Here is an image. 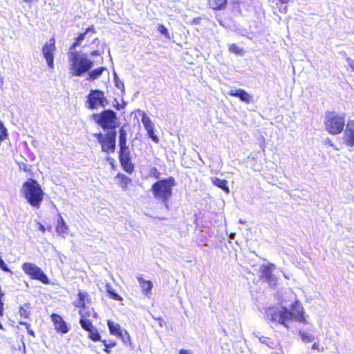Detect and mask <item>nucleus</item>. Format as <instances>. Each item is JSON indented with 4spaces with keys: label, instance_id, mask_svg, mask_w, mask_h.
Returning <instances> with one entry per match:
<instances>
[{
    "label": "nucleus",
    "instance_id": "nucleus-1",
    "mask_svg": "<svg viewBox=\"0 0 354 354\" xmlns=\"http://www.w3.org/2000/svg\"><path fill=\"white\" fill-rule=\"evenodd\" d=\"M68 60L69 72L73 77L82 76L88 72L93 64L90 59L76 50H69Z\"/></svg>",
    "mask_w": 354,
    "mask_h": 354
},
{
    "label": "nucleus",
    "instance_id": "nucleus-2",
    "mask_svg": "<svg viewBox=\"0 0 354 354\" xmlns=\"http://www.w3.org/2000/svg\"><path fill=\"white\" fill-rule=\"evenodd\" d=\"M21 194L31 207L39 209L44 200V192L38 182L28 178L22 185Z\"/></svg>",
    "mask_w": 354,
    "mask_h": 354
},
{
    "label": "nucleus",
    "instance_id": "nucleus-3",
    "mask_svg": "<svg viewBox=\"0 0 354 354\" xmlns=\"http://www.w3.org/2000/svg\"><path fill=\"white\" fill-rule=\"evenodd\" d=\"M176 185L173 176L158 180L151 187L153 197L160 201L167 209H169V201L172 196V187Z\"/></svg>",
    "mask_w": 354,
    "mask_h": 354
},
{
    "label": "nucleus",
    "instance_id": "nucleus-4",
    "mask_svg": "<svg viewBox=\"0 0 354 354\" xmlns=\"http://www.w3.org/2000/svg\"><path fill=\"white\" fill-rule=\"evenodd\" d=\"M118 159L125 172L131 174L134 171L135 167L131 161L130 151L127 146V133L123 127L119 129Z\"/></svg>",
    "mask_w": 354,
    "mask_h": 354
},
{
    "label": "nucleus",
    "instance_id": "nucleus-5",
    "mask_svg": "<svg viewBox=\"0 0 354 354\" xmlns=\"http://www.w3.org/2000/svg\"><path fill=\"white\" fill-rule=\"evenodd\" d=\"M346 119L344 113L335 111L325 112L324 126L326 131L332 136L340 134L345 127Z\"/></svg>",
    "mask_w": 354,
    "mask_h": 354
},
{
    "label": "nucleus",
    "instance_id": "nucleus-6",
    "mask_svg": "<svg viewBox=\"0 0 354 354\" xmlns=\"http://www.w3.org/2000/svg\"><path fill=\"white\" fill-rule=\"evenodd\" d=\"M93 120L104 130L115 131L117 127V115L111 109L104 110L100 113L92 115Z\"/></svg>",
    "mask_w": 354,
    "mask_h": 354
},
{
    "label": "nucleus",
    "instance_id": "nucleus-7",
    "mask_svg": "<svg viewBox=\"0 0 354 354\" xmlns=\"http://www.w3.org/2000/svg\"><path fill=\"white\" fill-rule=\"evenodd\" d=\"M101 147L102 151L110 154L113 153L115 150L116 131H109L105 134L101 132L93 134Z\"/></svg>",
    "mask_w": 354,
    "mask_h": 354
},
{
    "label": "nucleus",
    "instance_id": "nucleus-8",
    "mask_svg": "<svg viewBox=\"0 0 354 354\" xmlns=\"http://www.w3.org/2000/svg\"><path fill=\"white\" fill-rule=\"evenodd\" d=\"M22 270L31 279L37 280L44 284H49L50 280L44 272L37 265L26 262L21 266Z\"/></svg>",
    "mask_w": 354,
    "mask_h": 354
},
{
    "label": "nucleus",
    "instance_id": "nucleus-9",
    "mask_svg": "<svg viewBox=\"0 0 354 354\" xmlns=\"http://www.w3.org/2000/svg\"><path fill=\"white\" fill-rule=\"evenodd\" d=\"M107 103L104 92L98 89L91 90L86 101V107L89 109L104 107Z\"/></svg>",
    "mask_w": 354,
    "mask_h": 354
},
{
    "label": "nucleus",
    "instance_id": "nucleus-10",
    "mask_svg": "<svg viewBox=\"0 0 354 354\" xmlns=\"http://www.w3.org/2000/svg\"><path fill=\"white\" fill-rule=\"evenodd\" d=\"M289 316V310L286 307H281L279 309L272 310L268 313V317L270 322L280 324L287 328H288L287 322H288Z\"/></svg>",
    "mask_w": 354,
    "mask_h": 354
},
{
    "label": "nucleus",
    "instance_id": "nucleus-11",
    "mask_svg": "<svg viewBox=\"0 0 354 354\" xmlns=\"http://www.w3.org/2000/svg\"><path fill=\"white\" fill-rule=\"evenodd\" d=\"M42 54L46 61L48 66L54 68V55L56 51V43L55 37L49 39L48 41L44 44L42 49Z\"/></svg>",
    "mask_w": 354,
    "mask_h": 354
},
{
    "label": "nucleus",
    "instance_id": "nucleus-12",
    "mask_svg": "<svg viewBox=\"0 0 354 354\" xmlns=\"http://www.w3.org/2000/svg\"><path fill=\"white\" fill-rule=\"evenodd\" d=\"M290 316L288 321L295 319V321L302 323L304 324H308L306 318L305 317L304 308L301 303L296 300L290 306V310H289Z\"/></svg>",
    "mask_w": 354,
    "mask_h": 354
},
{
    "label": "nucleus",
    "instance_id": "nucleus-13",
    "mask_svg": "<svg viewBox=\"0 0 354 354\" xmlns=\"http://www.w3.org/2000/svg\"><path fill=\"white\" fill-rule=\"evenodd\" d=\"M50 317L57 333L66 334L69 331L70 327L61 315L57 313H52Z\"/></svg>",
    "mask_w": 354,
    "mask_h": 354
},
{
    "label": "nucleus",
    "instance_id": "nucleus-14",
    "mask_svg": "<svg viewBox=\"0 0 354 354\" xmlns=\"http://www.w3.org/2000/svg\"><path fill=\"white\" fill-rule=\"evenodd\" d=\"M141 120L142 123L143 124V126L147 131L148 136L155 142L158 143L159 138L155 134L154 132V125L149 117L147 115V114L142 111L141 113Z\"/></svg>",
    "mask_w": 354,
    "mask_h": 354
},
{
    "label": "nucleus",
    "instance_id": "nucleus-15",
    "mask_svg": "<svg viewBox=\"0 0 354 354\" xmlns=\"http://www.w3.org/2000/svg\"><path fill=\"white\" fill-rule=\"evenodd\" d=\"M96 32L95 28L93 25L90 26L83 32L79 33L74 38V41L69 47V50H75L76 47L80 46L82 42L86 39V36H92Z\"/></svg>",
    "mask_w": 354,
    "mask_h": 354
},
{
    "label": "nucleus",
    "instance_id": "nucleus-16",
    "mask_svg": "<svg viewBox=\"0 0 354 354\" xmlns=\"http://www.w3.org/2000/svg\"><path fill=\"white\" fill-rule=\"evenodd\" d=\"M343 140L347 147L354 146V120H348L344 131Z\"/></svg>",
    "mask_w": 354,
    "mask_h": 354
},
{
    "label": "nucleus",
    "instance_id": "nucleus-17",
    "mask_svg": "<svg viewBox=\"0 0 354 354\" xmlns=\"http://www.w3.org/2000/svg\"><path fill=\"white\" fill-rule=\"evenodd\" d=\"M275 268V266L272 263H268L266 265H263L260 269V278L264 279L268 283L275 281L276 279L272 274V270Z\"/></svg>",
    "mask_w": 354,
    "mask_h": 354
},
{
    "label": "nucleus",
    "instance_id": "nucleus-18",
    "mask_svg": "<svg viewBox=\"0 0 354 354\" xmlns=\"http://www.w3.org/2000/svg\"><path fill=\"white\" fill-rule=\"evenodd\" d=\"M92 302L90 295L87 292L79 291L77 295V299L73 303V306L76 308L85 309L86 304H91Z\"/></svg>",
    "mask_w": 354,
    "mask_h": 354
},
{
    "label": "nucleus",
    "instance_id": "nucleus-19",
    "mask_svg": "<svg viewBox=\"0 0 354 354\" xmlns=\"http://www.w3.org/2000/svg\"><path fill=\"white\" fill-rule=\"evenodd\" d=\"M228 94L230 96L238 97L240 99V100L247 104H249L252 102V95L242 88L231 90L229 91Z\"/></svg>",
    "mask_w": 354,
    "mask_h": 354
},
{
    "label": "nucleus",
    "instance_id": "nucleus-20",
    "mask_svg": "<svg viewBox=\"0 0 354 354\" xmlns=\"http://www.w3.org/2000/svg\"><path fill=\"white\" fill-rule=\"evenodd\" d=\"M207 5L214 10H221L226 8L227 0H208Z\"/></svg>",
    "mask_w": 354,
    "mask_h": 354
},
{
    "label": "nucleus",
    "instance_id": "nucleus-21",
    "mask_svg": "<svg viewBox=\"0 0 354 354\" xmlns=\"http://www.w3.org/2000/svg\"><path fill=\"white\" fill-rule=\"evenodd\" d=\"M106 292L107 293L109 297L114 301H123V298L120 296L112 285L109 283H106L105 285Z\"/></svg>",
    "mask_w": 354,
    "mask_h": 354
},
{
    "label": "nucleus",
    "instance_id": "nucleus-22",
    "mask_svg": "<svg viewBox=\"0 0 354 354\" xmlns=\"http://www.w3.org/2000/svg\"><path fill=\"white\" fill-rule=\"evenodd\" d=\"M138 281L142 289V293L145 295L150 294L153 287L151 281L149 280H145L141 277H138Z\"/></svg>",
    "mask_w": 354,
    "mask_h": 354
},
{
    "label": "nucleus",
    "instance_id": "nucleus-23",
    "mask_svg": "<svg viewBox=\"0 0 354 354\" xmlns=\"http://www.w3.org/2000/svg\"><path fill=\"white\" fill-rule=\"evenodd\" d=\"M211 181L214 185L221 188L225 193L228 194L230 192V189L227 186V181L225 179L212 177L211 178Z\"/></svg>",
    "mask_w": 354,
    "mask_h": 354
},
{
    "label": "nucleus",
    "instance_id": "nucleus-24",
    "mask_svg": "<svg viewBox=\"0 0 354 354\" xmlns=\"http://www.w3.org/2000/svg\"><path fill=\"white\" fill-rule=\"evenodd\" d=\"M107 326L111 335H114L115 337L121 336L122 330L119 324L114 323L113 321L111 320H108Z\"/></svg>",
    "mask_w": 354,
    "mask_h": 354
},
{
    "label": "nucleus",
    "instance_id": "nucleus-25",
    "mask_svg": "<svg viewBox=\"0 0 354 354\" xmlns=\"http://www.w3.org/2000/svg\"><path fill=\"white\" fill-rule=\"evenodd\" d=\"M115 178L119 180V184L123 190H127L129 185L131 183V179L124 174L118 173Z\"/></svg>",
    "mask_w": 354,
    "mask_h": 354
},
{
    "label": "nucleus",
    "instance_id": "nucleus-26",
    "mask_svg": "<svg viewBox=\"0 0 354 354\" xmlns=\"http://www.w3.org/2000/svg\"><path fill=\"white\" fill-rule=\"evenodd\" d=\"M32 306L30 303H26L21 306L19 309V313L21 317L24 319H29L31 315Z\"/></svg>",
    "mask_w": 354,
    "mask_h": 354
},
{
    "label": "nucleus",
    "instance_id": "nucleus-27",
    "mask_svg": "<svg viewBox=\"0 0 354 354\" xmlns=\"http://www.w3.org/2000/svg\"><path fill=\"white\" fill-rule=\"evenodd\" d=\"M106 70V67L101 66L90 71L88 74L87 80L89 81H94L95 80L97 79L100 76H101L102 73Z\"/></svg>",
    "mask_w": 354,
    "mask_h": 354
},
{
    "label": "nucleus",
    "instance_id": "nucleus-28",
    "mask_svg": "<svg viewBox=\"0 0 354 354\" xmlns=\"http://www.w3.org/2000/svg\"><path fill=\"white\" fill-rule=\"evenodd\" d=\"M78 313L80 317V319H89V317L92 315L94 317H97V313L94 312L93 308H91V310H89V309L86 310V308L85 309L80 308Z\"/></svg>",
    "mask_w": 354,
    "mask_h": 354
},
{
    "label": "nucleus",
    "instance_id": "nucleus-29",
    "mask_svg": "<svg viewBox=\"0 0 354 354\" xmlns=\"http://www.w3.org/2000/svg\"><path fill=\"white\" fill-rule=\"evenodd\" d=\"M88 337L91 339L93 342H101V335L98 331V330L94 327L91 329V330L88 331Z\"/></svg>",
    "mask_w": 354,
    "mask_h": 354
},
{
    "label": "nucleus",
    "instance_id": "nucleus-30",
    "mask_svg": "<svg viewBox=\"0 0 354 354\" xmlns=\"http://www.w3.org/2000/svg\"><path fill=\"white\" fill-rule=\"evenodd\" d=\"M80 324L81 327L86 331H90L93 328L95 327L90 319H80Z\"/></svg>",
    "mask_w": 354,
    "mask_h": 354
},
{
    "label": "nucleus",
    "instance_id": "nucleus-31",
    "mask_svg": "<svg viewBox=\"0 0 354 354\" xmlns=\"http://www.w3.org/2000/svg\"><path fill=\"white\" fill-rule=\"evenodd\" d=\"M273 2H275L276 6L278 8L279 11L281 13L286 14L287 12V7L285 6L283 7L279 6V5H286L288 4L290 0H272Z\"/></svg>",
    "mask_w": 354,
    "mask_h": 354
},
{
    "label": "nucleus",
    "instance_id": "nucleus-32",
    "mask_svg": "<svg viewBox=\"0 0 354 354\" xmlns=\"http://www.w3.org/2000/svg\"><path fill=\"white\" fill-rule=\"evenodd\" d=\"M101 342L104 346V351L109 353L110 348L114 347L116 345V342L115 341L107 342L106 339H102Z\"/></svg>",
    "mask_w": 354,
    "mask_h": 354
},
{
    "label": "nucleus",
    "instance_id": "nucleus-33",
    "mask_svg": "<svg viewBox=\"0 0 354 354\" xmlns=\"http://www.w3.org/2000/svg\"><path fill=\"white\" fill-rule=\"evenodd\" d=\"M8 137V132L6 128L4 127L3 122L0 121V144L2 141L5 140Z\"/></svg>",
    "mask_w": 354,
    "mask_h": 354
},
{
    "label": "nucleus",
    "instance_id": "nucleus-34",
    "mask_svg": "<svg viewBox=\"0 0 354 354\" xmlns=\"http://www.w3.org/2000/svg\"><path fill=\"white\" fill-rule=\"evenodd\" d=\"M126 344H131V337L129 334L126 330H122L121 336H118Z\"/></svg>",
    "mask_w": 354,
    "mask_h": 354
},
{
    "label": "nucleus",
    "instance_id": "nucleus-35",
    "mask_svg": "<svg viewBox=\"0 0 354 354\" xmlns=\"http://www.w3.org/2000/svg\"><path fill=\"white\" fill-rule=\"evenodd\" d=\"M229 50L230 52L236 54V55H242L243 54V50L240 48L236 44H232L229 46Z\"/></svg>",
    "mask_w": 354,
    "mask_h": 354
},
{
    "label": "nucleus",
    "instance_id": "nucleus-36",
    "mask_svg": "<svg viewBox=\"0 0 354 354\" xmlns=\"http://www.w3.org/2000/svg\"><path fill=\"white\" fill-rule=\"evenodd\" d=\"M68 227L66 225V223H57V225L56 227L57 232L60 234H64L66 232Z\"/></svg>",
    "mask_w": 354,
    "mask_h": 354
},
{
    "label": "nucleus",
    "instance_id": "nucleus-37",
    "mask_svg": "<svg viewBox=\"0 0 354 354\" xmlns=\"http://www.w3.org/2000/svg\"><path fill=\"white\" fill-rule=\"evenodd\" d=\"M157 28H158V32L160 34L165 35L167 38L169 37V31H168L167 28L163 24H158Z\"/></svg>",
    "mask_w": 354,
    "mask_h": 354
},
{
    "label": "nucleus",
    "instance_id": "nucleus-38",
    "mask_svg": "<svg viewBox=\"0 0 354 354\" xmlns=\"http://www.w3.org/2000/svg\"><path fill=\"white\" fill-rule=\"evenodd\" d=\"M160 172L158 171L156 167H151L149 171V176L153 177L156 179H158L160 178Z\"/></svg>",
    "mask_w": 354,
    "mask_h": 354
},
{
    "label": "nucleus",
    "instance_id": "nucleus-39",
    "mask_svg": "<svg viewBox=\"0 0 354 354\" xmlns=\"http://www.w3.org/2000/svg\"><path fill=\"white\" fill-rule=\"evenodd\" d=\"M299 335L302 340L304 342H309L312 341V337L309 335L306 334L305 332H300Z\"/></svg>",
    "mask_w": 354,
    "mask_h": 354
},
{
    "label": "nucleus",
    "instance_id": "nucleus-40",
    "mask_svg": "<svg viewBox=\"0 0 354 354\" xmlns=\"http://www.w3.org/2000/svg\"><path fill=\"white\" fill-rule=\"evenodd\" d=\"M0 269L5 272H10V269L8 266L6 264L3 259L0 257Z\"/></svg>",
    "mask_w": 354,
    "mask_h": 354
},
{
    "label": "nucleus",
    "instance_id": "nucleus-41",
    "mask_svg": "<svg viewBox=\"0 0 354 354\" xmlns=\"http://www.w3.org/2000/svg\"><path fill=\"white\" fill-rule=\"evenodd\" d=\"M19 324L21 325H24L25 326L26 330H27V332L29 331V330H31L32 328H30V324H28V322H19Z\"/></svg>",
    "mask_w": 354,
    "mask_h": 354
},
{
    "label": "nucleus",
    "instance_id": "nucleus-42",
    "mask_svg": "<svg viewBox=\"0 0 354 354\" xmlns=\"http://www.w3.org/2000/svg\"><path fill=\"white\" fill-rule=\"evenodd\" d=\"M90 54L91 56H97V55H100V52L99 50H96L91 51Z\"/></svg>",
    "mask_w": 354,
    "mask_h": 354
},
{
    "label": "nucleus",
    "instance_id": "nucleus-43",
    "mask_svg": "<svg viewBox=\"0 0 354 354\" xmlns=\"http://www.w3.org/2000/svg\"><path fill=\"white\" fill-rule=\"evenodd\" d=\"M38 228L39 230H41L42 232H45V227H44V225H41V223H38Z\"/></svg>",
    "mask_w": 354,
    "mask_h": 354
},
{
    "label": "nucleus",
    "instance_id": "nucleus-44",
    "mask_svg": "<svg viewBox=\"0 0 354 354\" xmlns=\"http://www.w3.org/2000/svg\"><path fill=\"white\" fill-rule=\"evenodd\" d=\"M179 354H191L187 350L181 349L179 351Z\"/></svg>",
    "mask_w": 354,
    "mask_h": 354
},
{
    "label": "nucleus",
    "instance_id": "nucleus-45",
    "mask_svg": "<svg viewBox=\"0 0 354 354\" xmlns=\"http://www.w3.org/2000/svg\"><path fill=\"white\" fill-rule=\"evenodd\" d=\"M28 333L32 337L35 336V332L32 329L29 330V331H28Z\"/></svg>",
    "mask_w": 354,
    "mask_h": 354
},
{
    "label": "nucleus",
    "instance_id": "nucleus-46",
    "mask_svg": "<svg viewBox=\"0 0 354 354\" xmlns=\"http://www.w3.org/2000/svg\"><path fill=\"white\" fill-rule=\"evenodd\" d=\"M95 41H97L98 44L100 43V41H99V39L98 38H95L93 43H95Z\"/></svg>",
    "mask_w": 354,
    "mask_h": 354
},
{
    "label": "nucleus",
    "instance_id": "nucleus-47",
    "mask_svg": "<svg viewBox=\"0 0 354 354\" xmlns=\"http://www.w3.org/2000/svg\"><path fill=\"white\" fill-rule=\"evenodd\" d=\"M313 349L316 348V345H315V344H313Z\"/></svg>",
    "mask_w": 354,
    "mask_h": 354
}]
</instances>
